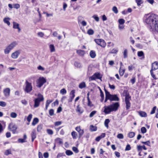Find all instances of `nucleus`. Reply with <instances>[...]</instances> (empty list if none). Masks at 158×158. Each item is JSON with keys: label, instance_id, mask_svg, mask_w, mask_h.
<instances>
[{"label": "nucleus", "instance_id": "f257e3e1", "mask_svg": "<svg viewBox=\"0 0 158 158\" xmlns=\"http://www.w3.org/2000/svg\"><path fill=\"white\" fill-rule=\"evenodd\" d=\"M145 19L151 31L158 33V15L155 14L147 15Z\"/></svg>", "mask_w": 158, "mask_h": 158}, {"label": "nucleus", "instance_id": "f03ea898", "mask_svg": "<svg viewBox=\"0 0 158 158\" xmlns=\"http://www.w3.org/2000/svg\"><path fill=\"white\" fill-rule=\"evenodd\" d=\"M118 102L114 103L109 106H105L104 108V109L103 112L106 114H108L113 111H116L119 106Z\"/></svg>", "mask_w": 158, "mask_h": 158}, {"label": "nucleus", "instance_id": "7ed1b4c3", "mask_svg": "<svg viewBox=\"0 0 158 158\" xmlns=\"http://www.w3.org/2000/svg\"><path fill=\"white\" fill-rule=\"evenodd\" d=\"M158 69V63L157 61H155L152 64V68L150 70V72L152 77L154 79L156 80L157 78L154 74L153 71L155 70Z\"/></svg>", "mask_w": 158, "mask_h": 158}, {"label": "nucleus", "instance_id": "20e7f679", "mask_svg": "<svg viewBox=\"0 0 158 158\" xmlns=\"http://www.w3.org/2000/svg\"><path fill=\"white\" fill-rule=\"evenodd\" d=\"M38 97L34 100V107L35 108L38 107L39 106L40 102L44 100L43 96L41 94H39L38 95Z\"/></svg>", "mask_w": 158, "mask_h": 158}, {"label": "nucleus", "instance_id": "39448f33", "mask_svg": "<svg viewBox=\"0 0 158 158\" xmlns=\"http://www.w3.org/2000/svg\"><path fill=\"white\" fill-rule=\"evenodd\" d=\"M46 82V80L43 77H40L37 81V86L40 88Z\"/></svg>", "mask_w": 158, "mask_h": 158}, {"label": "nucleus", "instance_id": "423d86ee", "mask_svg": "<svg viewBox=\"0 0 158 158\" xmlns=\"http://www.w3.org/2000/svg\"><path fill=\"white\" fill-rule=\"evenodd\" d=\"M26 87L24 91L27 93L30 92L32 90V86L31 83L27 81L25 82Z\"/></svg>", "mask_w": 158, "mask_h": 158}, {"label": "nucleus", "instance_id": "0eeeda50", "mask_svg": "<svg viewBox=\"0 0 158 158\" xmlns=\"http://www.w3.org/2000/svg\"><path fill=\"white\" fill-rule=\"evenodd\" d=\"M95 41L98 45L103 48L106 46V43L105 41L102 39H95Z\"/></svg>", "mask_w": 158, "mask_h": 158}, {"label": "nucleus", "instance_id": "6e6552de", "mask_svg": "<svg viewBox=\"0 0 158 158\" xmlns=\"http://www.w3.org/2000/svg\"><path fill=\"white\" fill-rule=\"evenodd\" d=\"M10 130L12 131L13 133H15L17 129V126L14 123H10L8 127Z\"/></svg>", "mask_w": 158, "mask_h": 158}, {"label": "nucleus", "instance_id": "1a4fd4ad", "mask_svg": "<svg viewBox=\"0 0 158 158\" xmlns=\"http://www.w3.org/2000/svg\"><path fill=\"white\" fill-rule=\"evenodd\" d=\"M109 100L111 101H118L119 100V98L117 95H110L109 96Z\"/></svg>", "mask_w": 158, "mask_h": 158}, {"label": "nucleus", "instance_id": "9d476101", "mask_svg": "<svg viewBox=\"0 0 158 158\" xmlns=\"http://www.w3.org/2000/svg\"><path fill=\"white\" fill-rule=\"evenodd\" d=\"M20 53V50H17L15 52L13 53L11 55V57L14 59L17 58Z\"/></svg>", "mask_w": 158, "mask_h": 158}, {"label": "nucleus", "instance_id": "9b49d317", "mask_svg": "<svg viewBox=\"0 0 158 158\" xmlns=\"http://www.w3.org/2000/svg\"><path fill=\"white\" fill-rule=\"evenodd\" d=\"M10 90L9 88H7L3 90V92L4 96L6 97H8L10 95Z\"/></svg>", "mask_w": 158, "mask_h": 158}, {"label": "nucleus", "instance_id": "f8f14e48", "mask_svg": "<svg viewBox=\"0 0 158 158\" xmlns=\"http://www.w3.org/2000/svg\"><path fill=\"white\" fill-rule=\"evenodd\" d=\"M17 43L16 41H14L10 44L7 47L9 48L10 50H12L17 45Z\"/></svg>", "mask_w": 158, "mask_h": 158}, {"label": "nucleus", "instance_id": "ddd939ff", "mask_svg": "<svg viewBox=\"0 0 158 158\" xmlns=\"http://www.w3.org/2000/svg\"><path fill=\"white\" fill-rule=\"evenodd\" d=\"M31 135V141L33 142L34 139L36 138V131L35 129H34L32 130Z\"/></svg>", "mask_w": 158, "mask_h": 158}, {"label": "nucleus", "instance_id": "4468645a", "mask_svg": "<svg viewBox=\"0 0 158 158\" xmlns=\"http://www.w3.org/2000/svg\"><path fill=\"white\" fill-rule=\"evenodd\" d=\"M39 120L38 118H34L33 120L32 123V125L34 126L36 125L39 122Z\"/></svg>", "mask_w": 158, "mask_h": 158}, {"label": "nucleus", "instance_id": "2eb2a0df", "mask_svg": "<svg viewBox=\"0 0 158 158\" xmlns=\"http://www.w3.org/2000/svg\"><path fill=\"white\" fill-rule=\"evenodd\" d=\"M10 19L9 18H5L3 19V22L4 23L6 24L8 26H9L10 25V23L9 22V20Z\"/></svg>", "mask_w": 158, "mask_h": 158}, {"label": "nucleus", "instance_id": "dca6fc26", "mask_svg": "<svg viewBox=\"0 0 158 158\" xmlns=\"http://www.w3.org/2000/svg\"><path fill=\"white\" fill-rule=\"evenodd\" d=\"M77 52L81 56H83L85 54V51L81 50H77Z\"/></svg>", "mask_w": 158, "mask_h": 158}, {"label": "nucleus", "instance_id": "f3484780", "mask_svg": "<svg viewBox=\"0 0 158 158\" xmlns=\"http://www.w3.org/2000/svg\"><path fill=\"white\" fill-rule=\"evenodd\" d=\"M76 111L80 114H82L83 112V110H81V108L80 107V105H78L76 109Z\"/></svg>", "mask_w": 158, "mask_h": 158}, {"label": "nucleus", "instance_id": "a211bd4d", "mask_svg": "<svg viewBox=\"0 0 158 158\" xmlns=\"http://www.w3.org/2000/svg\"><path fill=\"white\" fill-rule=\"evenodd\" d=\"M89 55L92 58H94L96 56V55L95 51L93 50L91 51Z\"/></svg>", "mask_w": 158, "mask_h": 158}, {"label": "nucleus", "instance_id": "6ab92c4d", "mask_svg": "<svg viewBox=\"0 0 158 158\" xmlns=\"http://www.w3.org/2000/svg\"><path fill=\"white\" fill-rule=\"evenodd\" d=\"M86 87V84L85 82H83L80 83L79 85V87L81 89L85 88Z\"/></svg>", "mask_w": 158, "mask_h": 158}, {"label": "nucleus", "instance_id": "aec40b11", "mask_svg": "<svg viewBox=\"0 0 158 158\" xmlns=\"http://www.w3.org/2000/svg\"><path fill=\"white\" fill-rule=\"evenodd\" d=\"M49 48L51 52H52L55 51V50L54 45L50 44L49 46Z\"/></svg>", "mask_w": 158, "mask_h": 158}, {"label": "nucleus", "instance_id": "412c9836", "mask_svg": "<svg viewBox=\"0 0 158 158\" xmlns=\"http://www.w3.org/2000/svg\"><path fill=\"white\" fill-rule=\"evenodd\" d=\"M75 90H72L70 93V98L73 99L75 97Z\"/></svg>", "mask_w": 158, "mask_h": 158}, {"label": "nucleus", "instance_id": "4be33fe9", "mask_svg": "<svg viewBox=\"0 0 158 158\" xmlns=\"http://www.w3.org/2000/svg\"><path fill=\"white\" fill-rule=\"evenodd\" d=\"M139 115L142 117H146L147 116V114L144 112L141 111L139 112Z\"/></svg>", "mask_w": 158, "mask_h": 158}, {"label": "nucleus", "instance_id": "5701e85b", "mask_svg": "<svg viewBox=\"0 0 158 158\" xmlns=\"http://www.w3.org/2000/svg\"><path fill=\"white\" fill-rule=\"evenodd\" d=\"M131 97L129 96V93H126L125 95V101H129V99Z\"/></svg>", "mask_w": 158, "mask_h": 158}, {"label": "nucleus", "instance_id": "b1692460", "mask_svg": "<svg viewBox=\"0 0 158 158\" xmlns=\"http://www.w3.org/2000/svg\"><path fill=\"white\" fill-rule=\"evenodd\" d=\"M71 135L72 136L73 138V139H76L77 136V134L76 132L74 131H73L71 133Z\"/></svg>", "mask_w": 158, "mask_h": 158}, {"label": "nucleus", "instance_id": "393cba45", "mask_svg": "<svg viewBox=\"0 0 158 158\" xmlns=\"http://www.w3.org/2000/svg\"><path fill=\"white\" fill-rule=\"evenodd\" d=\"M74 65L75 67L78 68H81L82 67L81 64L78 62H75L74 63Z\"/></svg>", "mask_w": 158, "mask_h": 158}, {"label": "nucleus", "instance_id": "a878e982", "mask_svg": "<svg viewBox=\"0 0 158 158\" xmlns=\"http://www.w3.org/2000/svg\"><path fill=\"white\" fill-rule=\"evenodd\" d=\"M13 27L14 29H17L19 27V24L18 23L15 22H13Z\"/></svg>", "mask_w": 158, "mask_h": 158}, {"label": "nucleus", "instance_id": "bb28decb", "mask_svg": "<svg viewBox=\"0 0 158 158\" xmlns=\"http://www.w3.org/2000/svg\"><path fill=\"white\" fill-rule=\"evenodd\" d=\"M90 129L92 131H95L97 130V127L92 125L90 126Z\"/></svg>", "mask_w": 158, "mask_h": 158}, {"label": "nucleus", "instance_id": "cd10ccee", "mask_svg": "<svg viewBox=\"0 0 158 158\" xmlns=\"http://www.w3.org/2000/svg\"><path fill=\"white\" fill-rule=\"evenodd\" d=\"M126 104V108L127 110L130 108L131 106V103L129 101H125Z\"/></svg>", "mask_w": 158, "mask_h": 158}, {"label": "nucleus", "instance_id": "c85d7f7f", "mask_svg": "<svg viewBox=\"0 0 158 158\" xmlns=\"http://www.w3.org/2000/svg\"><path fill=\"white\" fill-rule=\"evenodd\" d=\"M110 122V121L109 119H106L104 122L105 126L107 128L108 127V123Z\"/></svg>", "mask_w": 158, "mask_h": 158}, {"label": "nucleus", "instance_id": "c756f323", "mask_svg": "<svg viewBox=\"0 0 158 158\" xmlns=\"http://www.w3.org/2000/svg\"><path fill=\"white\" fill-rule=\"evenodd\" d=\"M127 49H125L123 52V58H126L127 56Z\"/></svg>", "mask_w": 158, "mask_h": 158}, {"label": "nucleus", "instance_id": "7c9ffc66", "mask_svg": "<svg viewBox=\"0 0 158 158\" xmlns=\"http://www.w3.org/2000/svg\"><path fill=\"white\" fill-rule=\"evenodd\" d=\"M17 116V114L15 112H11L10 114V116L13 118H16Z\"/></svg>", "mask_w": 158, "mask_h": 158}, {"label": "nucleus", "instance_id": "2f4dec72", "mask_svg": "<svg viewBox=\"0 0 158 158\" xmlns=\"http://www.w3.org/2000/svg\"><path fill=\"white\" fill-rule=\"evenodd\" d=\"M10 51L11 50L7 47L4 50V53L6 54H8Z\"/></svg>", "mask_w": 158, "mask_h": 158}, {"label": "nucleus", "instance_id": "473e14b6", "mask_svg": "<svg viewBox=\"0 0 158 158\" xmlns=\"http://www.w3.org/2000/svg\"><path fill=\"white\" fill-rule=\"evenodd\" d=\"M118 22L120 25H123L125 23V21L123 19H118Z\"/></svg>", "mask_w": 158, "mask_h": 158}, {"label": "nucleus", "instance_id": "72a5a7b5", "mask_svg": "<svg viewBox=\"0 0 158 158\" xmlns=\"http://www.w3.org/2000/svg\"><path fill=\"white\" fill-rule=\"evenodd\" d=\"M135 135V133L133 132H130L128 134V137L130 138L133 137Z\"/></svg>", "mask_w": 158, "mask_h": 158}, {"label": "nucleus", "instance_id": "f704fd0d", "mask_svg": "<svg viewBox=\"0 0 158 158\" xmlns=\"http://www.w3.org/2000/svg\"><path fill=\"white\" fill-rule=\"evenodd\" d=\"M137 55L139 57L144 56L143 52L142 51L138 52Z\"/></svg>", "mask_w": 158, "mask_h": 158}, {"label": "nucleus", "instance_id": "c9c22d12", "mask_svg": "<svg viewBox=\"0 0 158 158\" xmlns=\"http://www.w3.org/2000/svg\"><path fill=\"white\" fill-rule=\"evenodd\" d=\"M32 117V115L31 114H29L27 118V120L28 122H30Z\"/></svg>", "mask_w": 158, "mask_h": 158}, {"label": "nucleus", "instance_id": "e433bc0d", "mask_svg": "<svg viewBox=\"0 0 158 158\" xmlns=\"http://www.w3.org/2000/svg\"><path fill=\"white\" fill-rule=\"evenodd\" d=\"M42 125L41 124L39 125L37 127V131L38 132H40L42 128Z\"/></svg>", "mask_w": 158, "mask_h": 158}, {"label": "nucleus", "instance_id": "4c0bfd02", "mask_svg": "<svg viewBox=\"0 0 158 158\" xmlns=\"http://www.w3.org/2000/svg\"><path fill=\"white\" fill-rule=\"evenodd\" d=\"M66 90L64 88L62 89L60 91V93L62 95L66 94Z\"/></svg>", "mask_w": 158, "mask_h": 158}, {"label": "nucleus", "instance_id": "58836bf2", "mask_svg": "<svg viewBox=\"0 0 158 158\" xmlns=\"http://www.w3.org/2000/svg\"><path fill=\"white\" fill-rule=\"evenodd\" d=\"M87 33L89 35H92L94 33V31L92 29H89L88 30Z\"/></svg>", "mask_w": 158, "mask_h": 158}, {"label": "nucleus", "instance_id": "ea45409f", "mask_svg": "<svg viewBox=\"0 0 158 158\" xmlns=\"http://www.w3.org/2000/svg\"><path fill=\"white\" fill-rule=\"evenodd\" d=\"M66 154L68 156H70L73 154V152L72 151L69 150H67L65 152Z\"/></svg>", "mask_w": 158, "mask_h": 158}, {"label": "nucleus", "instance_id": "a19ab883", "mask_svg": "<svg viewBox=\"0 0 158 158\" xmlns=\"http://www.w3.org/2000/svg\"><path fill=\"white\" fill-rule=\"evenodd\" d=\"M94 75L95 76V77L96 79H101V77H100V74L99 73H95Z\"/></svg>", "mask_w": 158, "mask_h": 158}, {"label": "nucleus", "instance_id": "79ce46f5", "mask_svg": "<svg viewBox=\"0 0 158 158\" xmlns=\"http://www.w3.org/2000/svg\"><path fill=\"white\" fill-rule=\"evenodd\" d=\"M112 10L115 13V14H117L118 13V10L117 9V8L115 6H114L112 8Z\"/></svg>", "mask_w": 158, "mask_h": 158}, {"label": "nucleus", "instance_id": "37998d69", "mask_svg": "<svg viewBox=\"0 0 158 158\" xmlns=\"http://www.w3.org/2000/svg\"><path fill=\"white\" fill-rule=\"evenodd\" d=\"M92 18H93L97 22H98L99 21V18L97 16V15H93L92 16Z\"/></svg>", "mask_w": 158, "mask_h": 158}, {"label": "nucleus", "instance_id": "c03bdc74", "mask_svg": "<svg viewBox=\"0 0 158 158\" xmlns=\"http://www.w3.org/2000/svg\"><path fill=\"white\" fill-rule=\"evenodd\" d=\"M141 131L142 133L144 134L146 132L147 130L145 127H143L141 129Z\"/></svg>", "mask_w": 158, "mask_h": 158}, {"label": "nucleus", "instance_id": "a18cd8bd", "mask_svg": "<svg viewBox=\"0 0 158 158\" xmlns=\"http://www.w3.org/2000/svg\"><path fill=\"white\" fill-rule=\"evenodd\" d=\"M26 140L23 139H18V142L19 143H23L26 142Z\"/></svg>", "mask_w": 158, "mask_h": 158}, {"label": "nucleus", "instance_id": "49530a36", "mask_svg": "<svg viewBox=\"0 0 158 158\" xmlns=\"http://www.w3.org/2000/svg\"><path fill=\"white\" fill-rule=\"evenodd\" d=\"M135 1L138 6H140L143 3L142 0H135Z\"/></svg>", "mask_w": 158, "mask_h": 158}, {"label": "nucleus", "instance_id": "de8ad7c7", "mask_svg": "<svg viewBox=\"0 0 158 158\" xmlns=\"http://www.w3.org/2000/svg\"><path fill=\"white\" fill-rule=\"evenodd\" d=\"M47 133L50 135H52L53 134V131L50 129H48L47 130Z\"/></svg>", "mask_w": 158, "mask_h": 158}, {"label": "nucleus", "instance_id": "09e8293b", "mask_svg": "<svg viewBox=\"0 0 158 158\" xmlns=\"http://www.w3.org/2000/svg\"><path fill=\"white\" fill-rule=\"evenodd\" d=\"M96 111L95 110H94L92 111L90 113V114L89 116L91 118L93 117L94 115L96 114Z\"/></svg>", "mask_w": 158, "mask_h": 158}, {"label": "nucleus", "instance_id": "8fccbe9b", "mask_svg": "<svg viewBox=\"0 0 158 158\" xmlns=\"http://www.w3.org/2000/svg\"><path fill=\"white\" fill-rule=\"evenodd\" d=\"M72 150L75 153H78L79 152V150L76 147H73L72 148Z\"/></svg>", "mask_w": 158, "mask_h": 158}, {"label": "nucleus", "instance_id": "3c124183", "mask_svg": "<svg viewBox=\"0 0 158 158\" xmlns=\"http://www.w3.org/2000/svg\"><path fill=\"white\" fill-rule=\"evenodd\" d=\"M37 35L40 37L42 38L43 37L44 35V34L43 32H40L38 33Z\"/></svg>", "mask_w": 158, "mask_h": 158}, {"label": "nucleus", "instance_id": "603ef678", "mask_svg": "<svg viewBox=\"0 0 158 158\" xmlns=\"http://www.w3.org/2000/svg\"><path fill=\"white\" fill-rule=\"evenodd\" d=\"M49 114L51 116H52L54 114V111L53 109H51L49 111Z\"/></svg>", "mask_w": 158, "mask_h": 158}, {"label": "nucleus", "instance_id": "864d4df0", "mask_svg": "<svg viewBox=\"0 0 158 158\" xmlns=\"http://www.w3.org/2000/svg\"><path fill=\"white\" fill-rule=\"evenodd\" d=\"M78 133L79 134V138H80L84 134V130L81 129Z\"/></svg>", "mask_w": 158, "mask_h": 158}, {"label": "nucleus", "instance_id": "5fc2aeb1", "mask_svg": "<svg viewBox=\"0 0 158 158\" xmlns=\"http://www.w3.org/2000/svg\"><path fill=\"white\" fill-rule=\"evenodd\" d=\"M6 103L4 102L0 101V106L2 107H5L6 106Z\"/></svg>", "mask_w": 158, "mask_h": 158}, {"label": "nucleus", "instance_id": "6e6d98bb", "mask_svg": "<svg viewBox=\"0 0 158 158\" xmlns=\"http://www.w3.org/2000/svg\"><path fill=\"white\" fill-rule=\"evenodd\" d=\"M117 137L119 139H123V135L122 134H118L117 135Z\"/></svg>", "mask_w": 158, "mask_h": 158}, {"label": "nucleus", "instance_id": "4d7b16f0", "mask_svg": "<svg viewBox=\"0 0 158 158\" xmlns=\"http://www.w3.org/2000/svg\"><path fill=\"white\" fill-rule=\"evenodd\" d=\"M131 149V147L130 146V145L128 144L127 145L125 149V151H129Z\"/></svg>", "mask_w": 158, "mask_h": 158}, {"label": "nucleus", "instance_id": "13d9d810", "mask_svg": "<svg viewBox=\"0 0 158 158\" xmlns=\"http://www.w3.org/2000/svg\"><path fill=\"white\" fill-rule=\"evenodd\" d=\"M55 140L58 143L60 144L63 143L62 140L59 138H57L55 139Z\"/></svg>", "mask_w": 158, "mask_h": 158}, {"label": "nucleus", "instance_id": "bf43d9fd", "mask_svg": "<svg viewBox=\"0 0 158 158\" xmlns=\"http://www.w3.org/2000/svg\"><path fill=\"white\" fill-rule=\"evenodd\" d=\"M65 155L64 153H60L58 154L57 155V157L59 158L62 156H65Z\"/></svg>", "mask_w": 158, "mask_h": 158}, {"label": "nucleus", "instance_id": "052dcab7", "mask_svg": "<svg viewBox=\"0 0 158 158\" xmlns=\"http://www.w3.org/2000/svg\"><path fill=\"white\" fill-rule=\"evenodd\" d=\"M156 109V107L154 106L153 108L152 109L151 111L150 112L151 114H154L155 113V110Z\"/></svg>", "mask_w": 158, "mask_h": 158}, {"label": "nucleus", "instance_id": "680f3d73", "mask_svg": "<svg viewBox=\"0 0 158 158\" xmlns=\"http://www.w3.org/2000/svg\"><path fill=\"white\" fill-rule=\"evenodd\" d=\"M11 153V151L10 150H7L5 152V154L6 155H8Z\"/></svg>", "mask_w": 158, "mask_h": 158}, {"label": "nucleus", "instance_id": "e2e57ef3", "mask_svg": "<svg viewBox=\"0 0 158 158\" xmlns=\"http://www.w3.org/2000/svg\"><path fill=\"white\" fill-rule=\"evenodd\" d=\"M142 143L145 145L150 146V143L149 141H148L146 142H142Z\"/></svg>", "mask_w": 158, "mask_h": 158}, {"label": "nucleus", "instance_id": "0e129e2a", "mask_svg": "<svg viewBox=\"0 0 158 158\" xmlns=\"http://www.w3.org/2000/svg\"><path fill=\"white\" fill-rule=\"evenodd\" d=\"M62 123L61 121H57L55 123V126H58L61 125Z\"/></svg>", "mask_w": 158, "mask_h": 158}, {"label": "nucleus", "instance_id": "69168bd1", "mask_svg": "<svg viewBox=\"0 0 158 158\" xmlns=\"http://www.w3.org/2000/svg\"><path fill=\"white\" fill-rule=\"evenodd\" d=\"M88 106L90 107H92L94 106L93 104H92V102L90 101H88Z\"/></svg>", "mask_w": 158, "mask_h": 158}, {"label": "nucleus", "instance_id": "338daca9", "mask_svg": "<svg viewBox=\"0 0 158 158\" xmlns=\"http://www.w3.org/2000/svg\"><path fill=\"white\" fill-rule=\"evenodd\" d=\"M14 7L16 9H18L20 7V5L19 4H15L13 5Z\"/></svg>", "mask_w": 158, "mask_h": 158}, {"label": "nucleus", "instance_id": "774afa93", "mask_svg": "<svg viewBox=\"0 0 158 158\" xmlns=\"http://www.w3.org/2000/svg\"><path fill=\"white\" fill-rule=\"evenodd\" d=\"M131 82L132 84H134L135 81V77H133L132 79H131Z\"/></svg>", "mask_w": 158, "mask_h": 158}]
</instances>
